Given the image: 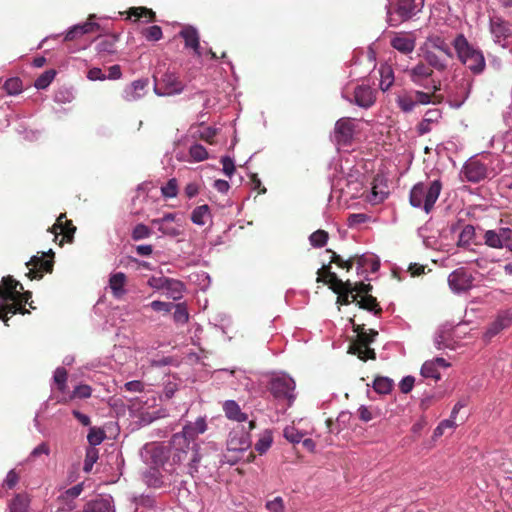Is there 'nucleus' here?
<instances>
[{"instance_id":"10","label":"nucleus","mask_w":512,"mask_h":512,"mask_svg":"<svg viewBox=\"0 0 512 512\" xmlns=\"http://www.w3.org/2000/svg\"><path fill=\"white\" fill-rule=\"evenodd\" d=\"M184 90V84L179 80L175 72H165L159 81L154 85V92L158 96H171L181 94Z\"/></svg>"},{"instance_id":"44","label":"nucleus","mask_w":512,"mask_h":512,"mask_svg":"<svg viewBox=\"0 0 512 512\" xmlns=\"http://www.w3.org/2000/svg\"><path fill=\"white\" fill-rule=\"evenodd\" d=\"M420 374L424 378H431L434 381H438L441 378V374L437 366L431 362L430 360H427L423 363Z\"/></svg>"},{"instance_id":"36","label":"nucleus","mask_w":512,"mask_h":512,"mask_svg":"<svg viewBox=\"0 0 512 512\" xmlns=\"http://www.w3.org/2000/svg\"><path fill=\"white\" fill-rule=\"evenodd\" d=\"M391 46L401 53L408 54L414 50L415 41L410 37L399 35L391 40Z\"/></svg>"},{"instance_id":"5","label":"nucleus","mask_w":512,"mask_h":512,"mask_svg":"<svg viewBox=\"0 0 512 512\" xmlns=\"http://www.w3.org/2000/svg\"><path fill=\"white\" fill-rule=\"evenodd\" d=\"M453 46L460 61L473 73L479 74L485 68V58L480 50L474 49L463 34L453 40Z\"/></svg>"},{"instance_id":"51","label":"nucleus","mask_w":512,"mask_h":512,"mask_svg":"<svg viewBox=\"0 0 512 512\" xmlns=\"http://www.w3.org/2000/svg\"><path fill=\"white\" fill-rule=\"evenodd\" d=\"M311 246L322 248L328 241V233L324 230H317L309 236Z\"/></svg>"},{"instance_id":"47","label":"nucleus","mask_w":512,"mask_h":512,"mask_svg":"<svg viewBox=\"0 0 512 512\" xmlns=\"http://www.w3.org/2000/svg\"><path fill=\"white\" fill-rule=\"evenodd\" d=\"M3 87L6 93L11 96L18 95L23 90L22 81L18 77H12L7 79Z\"/></svg>"},{"instance_id":"22","label":"nucleus","mask_w":512,"mask_h":512,"mask_svg":"<svg viewBox=\"0 0 512 512\" xmlns=\"http://www.w3.org/2000/svg\"><path fill=\"white\" fill-rule=\"evenodd\" d=\"M183 38L185 47L193 50L197 57H202L203 51L200 46V37L197 29L193 26H185L179 33Z\"/></svg>"},{"instance_id":"53","label":"nucleus","mask_w":512,"mask_h":512,"mask_svg":"<svg viewBox=\"0 0 512 512\" xmlns=\"http://www.w3.org/2000/svg\"><path fill=\"white\" fill-rule=\"evenodd\" d=\"M104 439L105 434L101 429H97L95 427H91L89 429L87 441L93 448H95V446L100 445L104 441Z\"/></svg>"},{"instance_id":"58","label":"nucleus","mask_w":512,"mask_h":512,"mask_svg":"<svg viewBox=\"0 0 512 512\" xmlns=\"http://www.w3.org/2000/svg\"><path fill=\"white\" fill-rule=\"evenodd\" d=\"M265 507L269 512L285 511L284 501L280 496L275 497L273 500L267 501Z\"/></svg>"},{"instance_id":"12","label":"nucleus","mask_w":512,"mask_h":512,"mask_svg":"<svg viewBox=\"0 0 512 512\" xmlns=\"http://www.w3.org/2000/svg\"><path fill=\"white\" fill-rule=\"evenodd\" d=\"M512 325V309H504L497 312L483 333L485 342L491 341L495 336Z\"/></svg>"},{"instance_id":"1","label":"nucleus","mask_w":512,"mask_h":512,"mask_svg":"<svg viewBox=\"0 0 512 512\" xmlns=\"http://www.w3.org/2000/svg\"><path fill=\"white\" fill-rule=\"evenodd\" d=\"M219 448L215 442H208L204 446L199 443H190L181 437L172 436L169 445L146 444L141 452L142 458L150 457L153 465L176 476L190 475L195 477L201 463L205 467L212 463V458L218 456Z\"/></svg>"},{"instance_id":"40","label":"nucleus","mask_w":512,"mask_h":512,"mask_svg":"<svg viewBox=\"0 0 512 512\" xmlns=\"http://www.w3.org/2000/svg\"><path fill=\"white\" fill-rule=\"evenodd\" d=\"M369 268L372 273H375L380 268V261L374 255L363 254L357 259V273L360 269Z\"/></svg>"},{"instance_id":"33","label":"nucleus","mask_w":512,"mask_h":512,"mask_svg":"<svg viewBox=\"0 0 512 512\" xmlns=\"http://www.w3.org/2000/svg\"><path fill=\"white\" fill-rule=\"evenodd\" d=\"M129 499L130 502L134 505L135 510L139 509L140 507L149 509L156 508V499L154 495L133 493Z\"/></svg>"},{"instance_id":"31","label":"nucleus","mask_w":512,"mask_h":512,"mask_svg":"<svg viewBox=\"0 0 512 512\" xmlns=\"http://www.w3.org/2000/svg\"><path fill=\"white\" fill-rule=\"evenodd\" d=\"M31 499L26 493L16 494L8 504V512H30Z\"/></svg>"},{"instance_id":"56","label":"nucleus","mask_w":512,"mask_h":512,"mask_svg":"<svg viewBox=\"0 0 512 512\" xmlns=\"http://www.w3.org/2000/svg\"><path fill=\"white\" fill-rule=\"evenodd\" d=\"M151 233V229L147 225L139 223L133 228L131 236L133 240L139 241L148 238Z\"/></svg>"},{"instance_id":"25","label":"nucleus","mask_w":512,"mask_h":512,"mask_svg":"<svg viewBox=\"0 0 512 512\" xmlns=\"http://www.w3.org/2000/svg\"><path fill=\"white\" fill-rule=\"evenodd\" d=\"M374 90L368 85L357 86L354 90V103L361 108H369L375 103Z\"/></svg>"},{"instance_id":"55","label":"nucleus","mask_w":512,"mask_h":512,"mask_svg":"<svg viewBox=\"0 0 512 512\" xmlns=\"http://www.w3.org/2000/svg\"><path fill=\"white\" fill-rule=\"evenodd\" d=\"M284 437L291 443H300L303 440L304 433L296 429L294 426H287L283 431Z\"/></svg>"},{"instance_id":"17","label":"nucleus","mask_w":512,"mask_h":512,"mask_svg":"<svg viewBox=\"0 0 512 512\" xmlns=\"http://www.w3.org/2000/svg\"><path fill=\"white\" fill-rule=\"evenodd\" d=\"M95 18L96 15L91 14L89 15V18L86 22L69 27L64 33V41H72L85 34H89L98 30L100 26L98 23L93 21Z\"/></svg>"},{"instance_id":"46","label":"nucleus","mask_w":512,"mask_h":512,"mask_svg":"<svg viewBox=\"0 0 512 512\" xmlns=\"http://www.w3.org/2000/svg\"><path fill=\"white\" fill-rule=\"evenodd\" d=\"M474 237H475L474 226H472L470 224L465 225L459 234L457 246H459V247L468 246Z\"/></svg>"},{"instance_id":"42","label":"nucleus","mask_w":512,"mask_h":512,"mask_svg":"<svg viewBox=\"0 0 512 512\" xmlns=\"http://www.w3.org/2000/svg\"><path fill=\"white\" fill-rule=\"evenodd\" d=\"M372 387L379 394H388L392 390L393 380L388 377L378 376L374 379Z\"/></svg>"},{"instance_id":"57","label":"nucleus","mask_w":512,"mask_h":512,"mask_svg":"<svg viewBox=\"0 0 512 512\" xmlns=\"http://www.w3.org/2000/svg\"><path fill=\"white\" fill-rule=\"evenodd\" d=\"M430 43L433 48L439 50L447 58L452 57V51H451L450 46L440 37H435V38L430 39Z\"/></svg>"},{"instance_id":"49","label":"nucleus","mask_w":512,"mask_h":512,"mask_svg":"<svg viewBox=\"0 0 512 512\" xmlns=\"http://www.w3.org/2000/svg\"><path fill=\"white\" fill-rule=\"evenodd\" d=\"M54 383L60 392H65L67 388V371L63 367H58L53 375Z\"/></svg>"},{"instance_id":"62","label":"nucleus","mask_w":512,"mask_h":512,"mask_svg":"<svg viewBox=\"0 0 512 512\" xmlns=\"http://www.w3.org/2000/svg\"><path fill=\"white\" fill-rule=\"evenodd\" d=\"M412 95L414 96L415 107L417 105H428L431 103V95L429 93L411 90Z\"/></svg>"},{"instance_id":"27","label":"nucleus","mask_w":512,"mask_h":512,"mask_svg":"<svg viewBox=\"0 0 512 512\" xmlns=\"http://www.w3.org/2000/svg\"><path fill=\"white\" fill-rule=\"evenodd\" d=\"M126 275L123 272L112 273L109 277V287L116 299H121L126 294Z\"/></svg>"},{"instance_id":"32","label":"nucleus","mask_w":512,"mask_h":512,"mask_svg":"<svg viewBox=\"0 0 512 512\" xmlns=\"http://www.w3.org/2000/svg\"><path fill=\"white\" fill-rule=\"evenodd\" d=\"M389 192L385 185L374 184L368 193H365V200L372 204L377 205L382 203L388 196Z\"/></svg>"},{"instance_id":"35","label":"nucleus","mask_w":512,"mask_h":512,"mask_svg":"<svg viewBox=\"0 0 512 512\" xmlns=\"http://www.w3.org/2000/svg\"><path fill=\"white\" fill-rule=\"evenodd\" d=\"M65 219V214H61L58 218L56 223L53 225L51 232L54 234H57V231L59 230L61 233L65 235V237L68 240H71L73 237V234L76 231V228L73 226L71 221H63Z\"/></svg>"},{"instance_id":"41","label":"nucleus","mask_w":512,"mask_h":512,"mask_svg":"<svg viewBox=\"0 0 512 512\" xmlns=\"http://www.w3.org/2000/svg\"><path fill=\"white\" fill-rule=\"evenodd\" d=\"M375 221L369 214L353 213L347 218V226L351 229H360L362 225Z\"/></svg>"},{"instance_id":"39","label":"nucleus","mask_w":512,"mask_h":512,"mask_svg":"<svg viewBox=\"0 0 512 512\" xmlns=\"http://www.w3.org/2000/svg\"><path fill=\"white\" fill-rule=\"evenodd\" d=\"M396 104L404 113H410L415 108L414 96L411 91H404L396 96Z\"/></svg>"},{"instance_id":"6","label":"nucleus","mask_w":512,"mask_h":512,"mask_svg":"<svg viewBox=\"0 0 512 512\" xmlns=\"http://www.w3.org/2000/svg\"><path fill=\"white\" fill-rule=\"evenodd\" d=\"M423 7V0H395L387 6V22L395 27L411 19Z\"/></svg>"},{"instance_id":"50","label":"nucleus","mask_w":512,"mask_h":512,"mask_svg":"<svg viewBox=\"0 0 512 512\" xmlns=\"http://www.w3.org/2000/svg\"><path fill=\"white\" fill-rule=\"evenodd\" d=\"M189 155L195 162H201L208 158L206 148L201 144H193L189 148Z\"/></svg>"},{"instance_id":"52","label":"nucleus","mask_w":512,"mask_h":512,"mask_svg":"<svg viewBox=\"0 0 512 512\" xmlns=\"http://www.w3.org/2000/svg\"><path fill=\"white\" fill-rule=\"evenodd\" d=\"M97 460H98V450L96 448L89 447L86 450V454H85V459H84V464H83L84 472L89 473L92 470L94 464L97 462Z\"/></svg>"},{"instance_id":"48","label":"nucleus","mask_w":512,"mask_h":512,"mask_svg":"<svg viewBox=\"0 0 512 512\" xmlns=\"http://www.w3.org/2000/svg\"><path fill=\"white\" fill-rule=\"evenodd\" d=\"M56 72L54 70H47L43 72L34 83L35 88L38 90L46 89L53 81Z\"/></svg>"},{"instance_id":"38","label":"nucleus","mask_w":512,"mask_h":512,"mask_svg":"<svg viewBox=\"0 0 512 512\" xmlns=\"http://www.w3.org/2000/svg\"><path fill=\"white\" fill-rule=\"evenodd\" d=\"M379 73H380V83H379V86H380V89L383 91V92H386L390 89V87L393 85L394 83V72H393V69L390 65H381L380 69H379Z\"/></svg>"},{"instance_id":"60","label":"nucleus","mask_w":512,"mask_h":512,"mask_svg":"<svg viewBox=\"0 0 512 512\" xmlns=\"http://www.w3.org/2000/svg\"><path fill=\"white\" fill-rule=\"evenodd\" d=\"M92 394V388L89 385L86 384H80L77 385L72 393V397L80 398V399H87Z\"/></svg>"},{"instance_id":"59","label":"nucleus","mask_w":512,"mask_h":512,"mask_svg":"<svg viewBox=\"0 0 512 512\" xmlns=\"http://www.w3.org/2000/svg\"><path fill=\"white\" fill-rule=\"evenodd\" d=\"M220 162L222 164L223 173L231 178L235 172V164L233 158L229 156H222Z\"/></svg>"},{"instance_id":"23","label":"nucleus","mask_w":512,"mask_h":512,"mask_svg":"<svg viewBox=\"0 0 512 512\" xmlns=\"http://www.w3.org/2000/svg\"><path fill=\"white\" fill-rule=\"evenodd\" d=\"M512 235V230L510 228H500L498 231L496 230H487L484 234V243L495 249H500L504 247V242Z\"/></svg>"},{"instance_id":"29","label":"nucleus","mask_w":512,"mask_h":512,"mask_svg":"<svg viewBox=\"0 0 512 512\" xmlns=\"http://www.w3.org/2000/svg\"><path fill=\"white\" fill-rule=\"evenodd\" d=\"M490 146L507 155H512V133L505 132L493 136L490 140Z\"/></svg>"},{"instance_id":"20","label":"nucleus","mask_w":512,"mask_h":512,"mask_svg":"<svg viewBox=\"0 0 512 512\" xmlns=\"http://www.w3.org/2000/svg\"><path fill=\"white\" fill-rule=\"evenodd\" d=\"M83 512H115L113 497L111 495H99L85 503Z\"/></svg>"},{"instance_id":"16","label":"nucleus","mask_w":512,"mask_h":512,"mask_svg":"<svg viewBox=\"0 0 512 512\" xmlns=\"http://www.w3.org/2000/svg\"><path fill=\"white\" fill-rule=\"evenodd\" d=\"M207 430V422L205 417H198L195 422L188 421L178 433L173 434L174 437H181L190 443H198L196 438Z\"/></svg>"},{"instance_id":"19","label":"nucleus","mask_w":512,"mask_h":512,"mask_svg":"<svg viewBox=\"0 0 512 512\" xmlns=\"http://www.w3.org/2000/svg\"><path fill=\"white\" fill-rule=\"evenodd\" d=\"M46 253H42L41 256H33L27 263L26 266L29 269L27 276L30 279H40L42 277V271L51 272L53 268L52 260L45 259Z\"/></svg>"},{"instance_id":"61","label":"nucleus","mask_w":512,"mask_h":512,"mask_svg":"<svg viewBox=\"0 0 512 512\" xmlns=\"http://www.w3.org/2000/svg\"><path fill=\"white\" fill-rule=\"evenodd\" d=\"M162 35V29L157 25L150 26L144 31V36L149 41H158Z\"/></svg>"},{"instance_id":"63","label":"nucleus","mask_w":512,"mask_h":512,"mask_svg":"<svg viewBox=\"0 0 512 512\" xmlns=\"http://www.w3.org/2000/svg\"><path fill=\"white\" fill-rule=\"evenodd\" d=\"M272 438L270 435L262 436L257 443L255 444V450L260 454L267 452V450L271 447Z\"/></svg>"},{"instance_id":"11","label":"nucleus","mask_w":512,"mask_h":512,"mask_svg":"<svg viewBox=\"0 0 512 512\" xmlns=\"http://www.w3.org/2000/svg\"><path fill=\"white\" fill-rule=\"evenodd\" d=\"M358 341L350 346L349 353L355 354L359 359L365 361L367 359H374L375 352L369 348V344L374 342L378 332L371 330L370 333H366L363 329L357 330Z\"/></svg>"},{"instance_id":"28","label":"nucleus","mask_w":512,"mask_h":512,"mask_svg":"<svg viewBox=\"0 0 512 512\" xmlns=\"http://www.w3.org/2000/svg\"><path fill=\"white\" fill-rule=\"evenodd\" d=\"M463 173L468 181L477 183L485 178L486 168L482 163L472 161L464 166Z\"/></svg>"},{"instance_id":"4","label":"nucleus","mask_w":512,"mask_h":512,"mask_svg":"<svg viewBox=\"0 0 512 512\" xmlns=\"http://www.w3.org/2000/svg\"><path fill=\"white\" fill-rule=\"evenodd\" d=\"M442 190V183L439 179L429 183L419 182L415 184L409 195V202L412 207L422 209L430 213Z\"/></svg>"},{"instance_id":"26","label":"nucleus","mask_w":512,"mask_h":512,"mask_svg":"<svg viewBox=\"0 0 512 512\" xmlns=\"http://www.w3.org/2000/svg\"><path fill=\"white\" fill-rule=\"evenodd\" d=\"M148 83V79L133 81L123 90V98L129 102L141 99L146 94Z\"/></svg>"},{"instance_id":"45","label":"nucleus","mask_w":512,"mask_h":512,"mask_svg":"<svg viewBox=\"0 0 512 512\" xmlns=\"http://www.w3.org/2000/svg\"><path fill=\"white\" fill-rule=\"evenodd\" d=\"M173 320L176 324H185L189 320V313L185 303L173 304Z\"/></svg>"},{"instance_id":"64","label":"nucleus","mask_w":512,"mask_h":512,"mask_svg":"<svg viewBox=\"0 0 512 512\" xmlns=\"http://www.w3.org/2000/svg\"><path fill=\"white\" fill-rule=\"evenodd\" d=\"M19 482V475L15 469H11L7 472L6 477L3 481V485L8 489H13Z\"/></svg>"},{"instance_id":"43","label":"nucleus","mask_w":512,"mask_h":512,"mask_svg":"<svg viewBox=\"0 0 512 512\" xmlns=\"http://www.w3.org/2000/svg\"><path fill=\"white\" fill-rule=\"evenodd\" d=\"M424 59L430 68L433 67L439 71H443L447 66L446 60L441 58L434 51L427 50L424 53Z\"/></svg>"},{"instance_id":"3","label":"nucleus","mask_w":512,"mask_h":512,"mask_svg":"<svg viewBox=\"0 0 512 512\" xmlns=\"http://www.w3.org/2000/svg\"><path fill=\"white\" fill-rule=\"evenodd\" d=\"M23 286L12 277H3L0 285V320L7 323L8 315L26 314L23 306L31 298L29 291L22 292Z\"/></svg>"},{"instance_id":"54","label":"nucleus","mask_w":512,"mask_h":512,"mask_svg":"<svg viewBox=\"0 0 512 512\" xmlns=\"http://www.w3.org/2000/svg\"><path fill=\"white\" fill-rule=\"evenodd\" d=\"M161 194L164 198H174L178 194V184L175 178H171L161 187Z\"/></svg>"},{"instance_id":"21","label":"nucleus","mask_w":512,"mask_h":512,"mask_svg":"<svg viewBox=\"0 0 512 512\" xmlns=\"http://www.w3.org/2000/svg\"><path fill=\"white\" fill-rule=\"evenodd\" d=\"M255 422L253 420L248 422V431L241 433L239 437L234 432L229 434L227 440L228 450L230 451H245L250 447L249 431L253 430Z\"/></svg>"},{"instance_id":"15","label":"nucleus","mask_w":512,"mask_h":512,"mask_svg":"<svg viewBox=\"0 0 512 512\" xmlns=\"http://www.w3.org/2000/svg\"><path fill=\"white\" fill-rule=\"evenodd\" d=\"M432 74L433 70L424 63H418L409 71L410 79L415 85L435 92L438 90L437 85L429 82Z\"/></svg>"},{"instance_id":"14","label":"nucleus","mask_w":512,"mask_h":512,"mask_svg":"<svg viewBox=\"0 0 512 512\" xmlns=\"http://www.w3.org/2000/svg\"><path fill=\"white\" fill-rule=\"evenodd\" d=\"M175 213H165L161 218L151 220V225L156 228L162 236L177 237L181 234V224L176 220Z\"/></svg>"},{"instance_id":"7","label":"nucleus","mask_w":512,"mask_h":512,"mask_svg":"<svg viewBox=\"0 0 512 512\" xmlns=\"http://www.w3.org/2000/svg\"><path fill=\"white\" fill-rule=\"evenodd\" d=\"M329 268L324 266L318 271L317 281L329 284L330 288L338 294V302L341 304L346 305L355 301L357 296L354 294L353 284L349 280L342 281Z\"/></svg>"},{"instance_id":"13","label":"nucleus","mask_w":512,"mask_h":512,"mask_svg":"<svg viewBox=\"0 0 512 512\" xmlns=\"http://www.w3.org/2000/svg\"><path fill=\"white\" fill-rule=\"evenodd\" d=\"M474 277L463 267L452 271L448 276V285L455 294L469 291L473 287Z\"/></svg>"},{"instance_id":"30","label":"nucleus","mask_w":512,"mask_h":512,"mask_svg":"<svg viewBox=\"0 0 512 512\" xmlns=\"http://www.w3.org/2000/svg\"><path fill=\"white\" fill-rule=\"evenodd\" d=\"M223 411L229 420L242 423L248 419L247 414L241 411L239 404L235 400L224 401Z\"/></svg>"},{"instance_id":"2","label":"nucleus","mask_w":512,"mask_h":512,"mask_svg":"<svg viewBox=\"0 0 512 512\" xmlns=\"http://www.w3.org/2000/svg\"><path fill=\"white\" fill-rule=\"evenodd\" d=\"M334 173L330 175L331 193L329 202L339 207H350V200L364 197L366 176L353 166L349 158L340 159L334 164Z\"/></svg>"},{"instance_id":"18","label":"nucleus","mask_w":512,"mask_h":512,"mask_svg":"<svg viewBox=\"0 0 512 512\" xmlns=\"http://www.w3.org/2000/svg\"><path fill=\"white\" fill-rule=\"evenodd\" d=\"M354 124L350 118L339 119L334 128V139L338 145H347L354 135Z\"/></svg>"},{"instance_id":"24","label":"nucleus","mask_w":512,"mask_h":512,"mask_svg":"<svg viewBox=\"0 0 512 512\" xmlns=\"http://www.w3.org/2000/svg\"><path fill=\"white\" fill-rule=\"evenodd\" d=\"M158 467L154 465L141 472V480L148 488L160 489L165 486L164 477Z\"/></svg>"},{"instance_id":"37","label":"nucleus","mask_w":512,"mask_h":512,"mask_svg":"<svg viewBox=\"0 0 512 512\" xmlns=\"http://www.w3.org/2000/svg\"><path fill=\"white\" fill-rule=\"evenodd\" d=\"M210 218V208L207 204L195 207L191 213V221L198 226H204Z\"/></svg>"},{"instance_id":"34","label":"nucleus","mask_w":512,"mask_h":512,"mask_svg":"<svg viewBox=\"0 0 512 512\" xmlns=\"http://www.w3.org/2000/svg\"><path fill=\"white\" fill-rule=\"evenodd\" d=\"M184 290L185 286L181 281L173 278H168L166 281L164 291L169 298L179 300L182 298Z\"/></svg>"},{"instance_id":"8","label":"nucleus","mask_w":512,"mask_h":512,"mask_svg":"<svg viewBox=\"0 0 512 512\" xmlns=\"http://www.w3.org/2000/svg\"><path fill=\"white\" fill-rule=\"evenodd\" d=\"M295 381L286 373H274L272 374L268 389L273 397L277 400L285 399L291 406L296 398L295 395Z\"/></svg>"},{"instance_id":"9","label":"nucleus","mask_w":512,"mask_h":512,"mask_svg":"<svg viewBox=\"0 0 512 512\" xmlns=\"http://www.w3.org/2000/svg\"><path fill=\"white\" fill-rule=\"evenodd\" d=\"M488 28L493 42L502 48H508L512 39V23L502 16L493 13L489 15Z\"/></svg>"}]
</instances>
